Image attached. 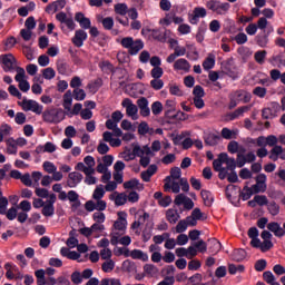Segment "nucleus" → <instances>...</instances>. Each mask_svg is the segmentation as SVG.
Returning a JSON list of instances; mask_svg holds the SVG:
<instances>
[{
	"instance_id": "nucleus-16",
	"label": "nucleus",
	"mask_w": 285,
	"mask_h": 285,
	"mask_svg": "<svg viewBox=\"0 0 285 285\" xmlns=\"http://www.w3.org/2000/svg\"><path fill=\"white\" fill-rule=\"evenodd\" d=\"M174 70L177 72H190V62L186 58H180L174 61Z\"/></svg>"
},
{
	"instance_id": "nucleus-38",
	"label": "nucleus",
	"mask_w": 285,
	"mask_h": 285,
	"mask_svg": "<svg viewBox=\"0 0 285 285\" xmlns=\"http://www.w3.org/2000/svg\"><path fill=\"white\" fill-rule=\"evenodd\" d=\"M116 14H120V17H126L128 14V4L127 3H117L115 4Z\"/></svg>"
},
{
	"instance_id": "nucleus-29",
	"label": "nucleus",
	"mask_w": 285,
	"mask_h": 285,
	"mask_svg": "<svg viewBox=\"0 0 285 285\" xmlns=\"http://www.w3.org/2000/svg\"><path fill=\"white\" fill-rule=\"evenodd\" d=\"M0 215H6L7 219H9V222H14V219H17V215H18V210L17 207H10L8 209V207H4V213H0Z\"/></svg>"
},
{
	"instance_id": "nucleus-50",
	"label": "nucleus",
	"mask_w": 285,
	"mask_h": 285,
	"mask_svg": "<svg viewBox=\"0 0 285 285\" xmlns=\"http://www.w3.org/2000/svg\"><path fill=\"white\" fill-rule=\"evenodd\" d=\"M169 94L174 97H184V91L177 85H169Z\"/></svg>"
},
{
	"instance_id": "nucleus-30",
	"label": "nucleus",
	"mask_w": 285,
	"mask_h": 285,
	"mask_svg": "<svg viewBox=\"0 0 285 285\" xmlns=\"http://www.w3.org/2000/svg\"><path fill=\"white\" fill-rule=\"evenodd\" d=\"M109 199H114L116 206H124L126 204V202H128V196L126 194L121 193L115 197V195L111 194L109 196Z\"/></svg>"
},
{
	"instance_id": "nucleus-20",
	"label": "nucleus",
	"mask_w": 285,
	"mask_h": 285,
	"mask_svg": "<svg viewBox=\"0 0 285 285\" xmlns=\"http://www.w3.org/2000/svg\"><path fill=\"white\" fill-rule=\"evenodd\" d=\"M124 188L126 190H132L134 188H136V190H144V184L139 183V179L132 178L124 183Z\"/></svg>"
},
{
	"instance_id": "nucleus-19",
	"label": "nucleus",
	"mask_w": 285,
	"mask_h": 285,
	"mask_svg": "<svg viewBox=\"0 0 285 285\" xmlns=\"http://www.w3.org/2000/svg\"><path fill=\"white\" fill-rule=\"evenodd\" d=\"M168 35H170V30L165 29V31L154 29L153 30V38L156 41H160V43H166V40L168 39Z\"/></svg>"
},
{
	"instance_id": "nucleus-6",
	"label": "nucleus",
	"mask_w": 285,
	"mask_h": 285,
	"mask_svg": "<svg viewBox=\"0 0 285 285\" xmlns=\"http://www.w3.org/2000/svg\"><path fill=\"white\" fill-rule=\"evenodd\" d=\"M279 110H282V106H279V102H271L267 108H263L262 117L263 119H275Z\"/></svg>"
},
{
	"instance_id": "nucleus-49",
	"label": "nucleus",
	"mask_w": 285,
	"mask_h": 285,
	"mask_svg": "<svg viewBox=\"0 0 285 285\" xmlns=\"http://www.w3.org/2000/svg\"><path fill=\"white\" fill-rule=\"evenodd\" d=\"M267 262L264 258H261L258 261H256L254 268L255 271H257V273H263V271H266V266H267Z\"/></svg>"
},
{
	"instance_id": "nucleus-23",
	"label": "nucleus",
	"mask_w": 285,
	"mask_h": 285,
	"mask_svg": "<svg viewBox=\"0 0 285 285\" xmlns=\"http://www.w3.org/2000/svg\"><path fill=\"white\" fill-rule=\"evenodd\" d=\"M101 86H104V80L101 78H97L92 82H89L87 85V88L89 92H92V95H96V92H99V88H101Z\"/></svg>"
},
{
	"instance_id": "nucleus-10",
	"label": "nucleus",
	"mask_w": 285,
	"mask_h": 285,
	"mask_svg": "<svg viewBox=\"0 0 285 285\" xmlns=\"http://www.w3.org/2000/svg\"><path fill=\"white\" fill-rule=\"evenodd\" d=\"M1 61L3 63L4 72H12V70H14V63H17V60L12 53L1 56Z\"/></svg>"
},
{
	"instance_id": "nucleus-36",
	"label": "nucleus",
	"mask_w": 285,
	"mask_h": 285,
	"mask_svg": "<svg viewBox=\"0 0 285 285\" xmlns=\"http://www.w3.org/2000/svg\"><path fill=\"white\" fill-rule=\"evenodd\" d=\"M55 77H57V71H55L52 67L42 69V79H47V81H50L51 79H55Z\"/></svg>"
},
{
	"instance_id": "nucleus-1",
	"label": "nucleus",
	"mask_w": 285,
	"mask_h": 285,
	"mask_svg": "<svg viewBox=\"0 0 285 285\" xmlns=\"http://www.w3.org/2000/svg\"><path fill=\"white\" fill-rule=\"evenodd\" d=\"M42 119L46 124H61L66 119V112L61 108H48L42 112Z\"/></svg>"
},
{
	"instance_id": "nucleus-45",
	"label": "nucleus",
	"mask_w": 285,
	"mask_h": 285,
	"mask_svg": "<svg viewBox=\"0 0 285 285\" xmlns=\"http://www.w3.org/2000/svg\"><path fill=\"white\" fill-rule=\"evenodd\" d=\"M105 195H106V190H104V185H100L96 187V189L94 190L92 198L100 200V199H104Z\"/></svg>"
},
{
	"instance_id": "nucleus-9",
	"label": "nucleus",
	"mask_w": 285,
	"mask_h": 285,
	"mask_svg": "<svg viewBox=\"0 0 285 285\" xmlns=\"http://www.w3.org/2000/svg\"><path fill=\"white\" fill-rule=\"evenodd\" d=\"M248 110H250V106L238 107L233 112H228L225 115V121H235V119H239V117H244V112H248Z\"/></svg>"
},
{
	"instance_id": "nucleus-42",
	"label": "nucleus",
	"mask_w": 285,
	"mask_h": 285,
	"mask_svg": "<svg viewBox=\"0 0 285 285\" xmlns=\"http://www.w3.org/2000/svg\"><path fill=\"white\" fill-rule=\"evenodd\" d=\"M151 112L156 117L159 116L160 112H164V105L161 104V101H154L151 104Z\"/></svg>"
},
{
	"instance_id": "nucleus-63",
	"label": "nucleus",
	"mask_w": 285,
	"mask_h": 285,
	"mask_svg": "<svg viewBox=\"0 0 285 285\" xmlns=\"http://www.w3.org/2000/svg\"><path fill=\"white\" fill-rule=\"evenodd\" d=\"M263 279L266 284H272L275 282V275L271 271H266L263 273Z\"/></svg>"
},
{
	"instance_id": "nucleus-34",
	"label": "nucleus",
	"mask_w": 285,
	"mask_h": 285,
	"mask_svg": "<svg viewBox=\"0 0 285 285\" xmlns=\"http://www.w3.org/2000/svg\"><path fill=\"white\" fill-rule=\"evenodd\" d=\"M99 68L105 72V75H110V72H115V67L108 60L99 62Z\"/></svg>"
},
{
	"instance_id": "nucleus-12",
	"label": "nucleus",
	"mask_w": 285,
	"mask_h": 285,
	"mask_svg": "<svg viewBox=\"0 0 285 285\" xmlns=\"http://www.w3.org/2000/svg\"><path fill=\"white\" fill-rule=\"evenodd\" d=\"M86 39H88V33L82 30V29H78L75 32L73 38L71 39L73 46H76V48H81V46H83V42L86 41Z\"/></svg>"
},
{
	"instance_id": "nucleus-35",
	"label": "nucleus",
	"mask_w": 285,
	"mask_h": 285,
	"mask_svg": "<svg viewBox=\"0 0 285 285\" xmlns=\"http://www.w3.org/2000/svg\"><path fill=\"white\" fill-rule=\"evenodd\" d=\"M170 179H181V168L174 167L170 169V176L165 178V181H170Z\"/></svg>"
},
{
	"instance_id": "nucleus-55",
	"label": "nucleus",
	"mask_w": 285,
	"mask_h": 285,
	"mask_svg": "<svg viewBox=\"0 0 285 285\" xmlns=\"http://www.w3.org/2000/svg\"><path fill=\"white\" fill-rule=\"evenodd\" d=\"M57 71L59 75H67L68 73V63L63 60L57 62Z\"/></svg>"
},
{
	"instance_id": "nucleus-25",
	"label": "nucleus",
	"mask_w": 285,
	"mask_h": 285,
	"mask_svg": "<svg viewBox=\"0 0 285 285\" xmlns=\"http://www.w3.org/2000/svg\"><path fill=\"white\" fill-rule=\"evenodd\" d=\"M253 195H255V190H253V187H248V185H245L239 194V197L243 199V202H248V199H250Z\"/></svg>"
},
{
	"instance_id": "nucleus-13",
	"label": "nucleus",
	"mask_w": 285,
	"mask_h": 285,
	"mask_svg": "<svg viewBox=\"0 0 285 285\" xmlns=\"http://www.w3.org/2000/svg\"><path fill=\"white\" fill-rule=\"evenodd\" d=\"M268 62L274 68H285V50L281 51L278 55H274L269 58Z\"/></svg>"
},
{
	"instance_id": "nucleus-44",
	"label": "nucleus",
	"mask_w": 285,
	"mask_h": 285,
	"mask_svg": "<svg viewBox=\"0 0 285 285\" xmlns=\"http://www.w3.org/2000/svg\"><path fill=\"white\" fill-rule=\"evenodd\" d=\"M72 95L76 101H83V99H86V91L83 89L76 88L73 89Z\"/></svg>"
},
{
	"instance_id": "nucleus-54",
	"label": "nucleus",
	"mask_w": 285,
	"mask_h": 285,
	"mask_svg": "<svg viewBox=\"0 0 285 285\" xmlns=\"http://www.w3.org/2000/svg\"><path fill=\"white\" fill-rule=\"evenodd\" d=\"M153 79H161L164 77V69L161 67H154L150 71Z\"/></svg>"
},
{
	"instance_id": "nucleus-8",
	"label": "nucleus",
	"mask_w": 285,
	"mask_h": 285,
	"mask_svg": "<svg viewBox=\"0 0 285 285\" xmlns=\"http://www.w3.org/2000/svg\"><path fill=\"white\" fill-rule=\"evenodd\" d=\"M56 19L57 21H59V23L66 26L68 30H71V31L75 30L77 26L72 17H68V14L63 11L57 13ZM63 26H61V30H63Z\"/></svg>"
},
{
	"instance_id": "nucleus-17",
	"label": "nucleus",
	"mask_w": 285,
	"mask_h": 285,
	"mask_svg": "<svg viewBox=\"0 0 285 285\" xmlns=\"http://www.w3.org/2000/svg\"><path fill=\"white\" fill-rule=\"evenodd\" d=\"M267 229L269 230V233H273L275 237H284L285 235L284 227H282V225H279V223L277 222L268 223Z\"/></svg>"
},
{
	"instance_id": "nucleus-41",
	"label": "nucleus",
	"mask_w": 285,
	"mask_h": 285,
	"mask_svg": "<svg viewBox=\"0 0 285 285\" xmlns=\"http://www.w3.org/2000/svg\"><path fill=\"white\" fill-rule=\"evenodd\" d=\"M266 50L256 51L254 55L256 63H259V66L264 65V61H266Z\"/></svg>"
},
{
	"instance_id": "nucleus-60",
	"label": "nucleus",
	"mask_w": 285,
	"mask_h": 285,
	"mask_svg": "<svg viewBox=\"0 0 285 285\" xmlns=\"http://www.w3.org/2000/svg\"><path fill=\"white\" fill-rule=\"evenodd\" d=\"M148 132H150V127L148 126V122L141 121L138 126V134L148 135Z\"/></svg>"
},
{
	"instance_id": "nucleus-7",
	"label": "nucleus",
	"mask_w": 285,
	"mask_h": 285,
	"mask_svg": "<svg viewBox=\"0 0 285 285\" xmlns=\"http://www.w3.org/2000/svg\"><path fill=\"white\" fill-rule=\"evenodd\" d=\"M266 174H258L255 178L256 184L252 186V189L254 190L255 195L259 193H266V188L268 186L266 185L267 181Z\"/></svg>"
},
{
	"instance_id": "nucleus-18",
	"label": "nucleus",
	"mask_w": 285,
	"mask_h": 285,
	"mask_svg": "<svg viewBox=\"0 0 285 285\" xmlns=\"http://www.w3.org/2000/svg\"><path fill=\"white\" fill-rule=\"evenodd\" d=\"M186 55V47H175L174 48V52L170 53L166 61L167 63H175V60L177 59V57H184Z\"/></svg>"
},
{
	"instance_id": "nucleus-61",
	"label": "nucleus",
	"mask_w": 285,
	"mask_h": 285,
	"mask_svg": "<svg viewBox=\"0 0 285 285\" xmlns=\"http://www.w3.org/2000/svg\"><path fill=\"white\" fill-rule=\"evenodd\" d=\"M193 95H194V98H203V97H205L206 92L204 91V87H202L199 85L194 87Z\"/></svg>"
},
{
	"instance_id": "nucleus-47",
	"label": "nucleus",
	"mask_w": 285,
	"mask_h": 285,
	"mask_svg": "<svg viewBox=\"0 0 285 285\" xmlns=\"http://www.w3.org/2000/svg\"><path fill=\"white\" fill-rule=\"evenodd\" d=\"M220 137H223V139H235V131L230 130L228 127H224L220 131Z\"/></svg>"
},
{
	"instance_id": "nucleus-37",
	"label": "nucleus",
	"mask_w": 285,
	"mask_h": 285,
	"mask_svg": "<svg viewBox=\"0 0 285 285\" xmlns=\"http://www.w3.org/2000/svg\"><path fill=\"white\" fill-rule=\"evenodd\" d=\"M177 106V102H175V100H167L165 108H167V110L165 111V117H173V112H175V107Z\"/></svg>"
},
{
	"instance_id": "nucleus-31",
	"label": "nucleus",
	"mask_w": 285,
	"mask_h": 285,
	"mask_svg": "<svg viewBox=\"0 0 285 285\" xmlns=\"http://www.w3.org/2000/svg\"><path fill=\"white\" fill-rule=\"evenodd\" d=\"M200 197L205 202L206 206H212L213 202H215V198L213 197V193L206 189H203L200 191Z\"/></svg>"
},
{
	"instance_id": "nucleus-26",
	"label": "nucleus",
	"mask_w": 285,
	"mask_h": 285,
	"mask_svg": "<svg viewBox=\"0 0 285 285\" xmlns=\"http://www.w3.org/2000/svg\"><path fill=\"white\" fill-rule=\"evenodd\" d=\"M131 259H140L141 262H148V254L141 249H132L130 252Z\"/></svg>"
},
{
	"instance_id": "nucleus-58",
	"label": "nucleus",
	"mask_w": 285,
	"mask_h": 285,
	"mask_svg": "<svg viewBox=\"0 0 285 285\" xmlns=\"http://www.w3.org/2000/svg\"><path fill=\"white\" fill-rule=\"evenodd\" d=\"M203 68L204 70H213V68H215V58H206L204 61H203Z\"/></svg>"
},
{
	"instance_id": "nucleus-5",
	"label": "nucleus",
	"mask_w": 285,
	"mask_h": 285,
	"mask_svg": "<svg viewBox=\"0 0 285 285\" xmlns=\"http://www.w3.org/2000/svg\"><path fill=\"white\" fill-rule=\"evenodd\" d=\"M208 11L204 7H195L193 13L188 16V21L191 26H197L199 23V19H205L207 17Z\"/></svg>"
},
{
	"instance_id": "nucleus-59",
	"label": "nucleus",
	"mask_w": 285,
	"mask_h": 285,
	"mask_svg": "<svg viewBox=\"0 0 285 285\" xmlns=\"http://www.w3.org/2000/svg\"><path fill=\"white\" fill-rule=\"evenodd\" d=\"M245 257H246V250H244V249H236L234 252V261L235 262H244Z\"/></svg>"
},
{
	"instance_id": "nucleus-33",
	"label": "nucleus",
	"mask_w": 285,
	"mask_h": 285,
	"mask_svg": "<svg viewBox=\"0 0 285 285\" xmlns=\"http://www.w3.org/2000/svg\"><path fill=\"white\" fill-rule=\"evenodd\" d=\"M209 246V250L210 253H214L215 255H217V253H219V250H222V243H219V240H217L216 238H212L208 240Z\"/></svg>"
},
{
	"instance_id": "nucleus-46",
	"label": "nucleus",
	"mask_w": 285,
	"mask_h": 285,
	"mask_svg": "<svg viewBox=\"0 0 285 285\" xmlns=\"http://www.w3.org/2000/svg\"><path fill=\"white\" fill-rule=\"evenodd\" d=\"M127 117H131L134 121L137 119V112H139V109L137 108V105H131L126 109Z\"/></svg>"
},
{
	"instance_id": "nucleus-48",
	"label": "nucleus",
	"mask_w": 285,
	"mask_h": 285,
	"mask_svg": "<svg viewBox=\"0 0 285 285\" xmlns=\"http://www.w3.org/2000/svg\"><path fill=\"white\" fill-rule=\"evenodd\" d=\"M122 268L124 271H126V273H132L134 271L137 269V266H135V262L127 259V261H124Z\"/></svg>"
},
{
	"instance_id": "nucleus-52",
	"label": "nucleus",
	"mask_w": 285,
	"mask_h": 285,
	"mask_svg": "<svg viewBox=\"0 0 285 285\" xmlns=\"http://www.w3.org/2000/svg\"><path fill=\"white\" fill-rule=\"evenodd\" d=\"M150 87L154 90H161V88H164V80H161V78H154L150 80Z\"/></svg>"
},
{
	"instance_id": "nucleus-57",
	"label": "nucleus",
	"mask_w": 285,
	"mask_h": 285,
	"mask_svg": "<svg viewBox=\"0 0 285 285\" xmlns=\"http://www.w3.org/2000/svg\"><path fill=\"white\" fill-rule=\"evenodd\" d=\"M227 150L228 153H230V155H235V153H239V142H237L236 140L229 141L227 146Z\"/></svg>"
},
{
	"instance_id": "nucleus-3",
	"label": "nucleus",
	"mask_w": 285,
	"mask_h": 285,
	"mask_svg": "<svg viewBox=\"0 0 285 285\" xmlns=\"http://www.w3.org/2000/svg\"><path fill=\"white\" fill-rule=\"evenodd\" d=\"M205 6L207 10H210V12H214V14H219L220 17L228 14V10H230V3L222 2L219 0H208Z\"/></svg>"
},
{
	"instance_id": "nucleus-27",
	"label": "nucleus",
	"mask_w": 285,
	"mask_h": 285,
	"mask_svg": "<svg viewBox=\"0 0 285 285\" xmlns=\"http://www.w3.org/2000/svg\"><path fill=\"white\" fill-rule=\"evenodd\" d=\"M223 70L225 75H227V77L235 79L236 73H235V69H233V59H229L225 62V65L223 66Z\"/></svg>"
},
{
	"instance_id": "nucleus-43",
	"label": "nucleus",
	"mask_w": 285,
	"mask_h": 285,
	"mask_svg": "<svg viewBox=\"0 0 285 285\" xmlns=\"http://www.w3.org/2000/svg\"><path fill=\"white\" fill-rule=\"evenodd\" d=\"M16 72L17 75L14 77V80L18 83H21V81H26V69H23L22 67H17Z\"/></svg>"
},
{
	"instance_id": "nucleus-4",
	"label": "nucleus",
	"mask_w": 285,
	"mask_h": 285,
	"mask_svg": "<svg viewBox=\"0 0 285 285\" xmlns=\"http://www.w3.org/2000/svg\"><path fill=\"white\" fill-rule=\"evenodd\" d=\"M19 106L22 107V110L24 112H35L36 115H42L43 114V105H39L37 100H28V98H23L22 102H18Z\"/></svg>"
},
{
	"instance_id": "nucleus-28",
	"label": "nucleus",
	"mask_w": 285,
	"mask_h": 285,
	"mask_svg": "<svg viewBox=\"0 0 285 285\" xmlns=\"http://www.w3.org/2000/svg\"><path fill=\"white\" fill-rule=\"evenodd\" d=\"M256 43L261 48H266L268 45V33H266V30L256 36Z\"/></svg>"
},
{
	"instance_id": "nucleus-14",
	"label": "nucleus",
	"mask_w": 285,
	"mask_h": 285,
	"mask_svg": "<svg viewBox=\"0 0 285 285\" xmlns=\"http://www.w3.org/2000/svg\"><path fill=\"white\" fill-rule=\"evenodd\" d=\"M75 21L79 23L80 28L82 30H90V27L92 26V22L90 21V18H87L83 12H77L75 14Z\"/></svg>"
},
{
	"instance_id": "nucleus-40",
	"label": "nucleus",
	"mask_w": 285,
	"mask_h": 285,
	"mask_svg": "<svg viewBox=\"0 0 285 285\" xmlns=\"http://www.w3.org/2000/svg\"><path fill=\"white\" fill-rule=\"evenodd\" d=\"M267 210L273 217H276V215H279V205L275 200L267 203Z\"/></svg>"
},
{
	"instance_id": "nucleus-2",
	"label": "nucleus",
	"mask_w": 285,
	"mask_h": 285,
	"mask_svg": "<svg viewBox=\"0 0 285 285\" xmlns=\"http://www.w3.org/2000/svg\"><path fill=\"white\" fill-rule=\"evenodd\" d=\"M120 46H122V48H126L131 57H135V55H139V51L144 50V41L141 39L135 40L132 37L122 38L120 41Z\"/></svg>"
},
{
	"instance_id": "nucleus-64",
	"label": "nucleus",
	"mask_w": 285,
	"mask_h": 285,
	"mask_svg": "<svg viewBox=\"0 0 285 285\" xmlns=\"http://www.w3.org/2000/svg\"><path fill=\"white\" fill-rule=\"evenodd\" d=\"M273 246V240H263V243H261L259 249L262 250V253H268V250H271Z\"/></svg>"
},
{
	"instance_id": "nucleus-24",
	"label": "nucleus",
	"mask_w": 285,
	"mask_h": 285,
	"mask_svg": "<svg viewBox=\"0 0 285 285\" xmlns=\"http://www.w3.org/2000/svg\"><path fill=\"white\" fill-rule=\"evenodd\" d=\"M222 139V136L217 134H207L205 136V144L207 146H217L219 144V140Z\"/></svg>"
},
{
	"instance_id": "nucleus-39",
	"label": "nucleus",
	"mask_w": 285,
	"mask_h": 285,
	"mask_svg": "<svg viewBox=\"0 0 285 285\" xmlns=\"http://www.w3.org/2000/svg\"><path fill=\"white\" fill-rule=\"evenodd\" d=\"M41 213L43 217H52L55 215V205H50L49 203H46L43 205Z\"/></svg>"
},
{
	"instance_id": "nucleus-15",
	"label": "nucleus",
	"mask_w": 285,
	"mask_h": 285,
	"mask_svg": "<svg viewBox=\"0 0 285 285\" xmlns=\"http://www.w3.org/2000/svg\"><path fill=\"white\" fill-rule=\"evenodd\" d=\"M128 214L126 212H118V219L114 223V228L116 230H125L128 226V220L126 219Z\"/></svg>"
},
{
	"instance_id": "nucleus-32",
	"label": "nucleus",
	"mask_w": 285,
	"mask_h": 285,
	"mask_svg": "<svg viewBox=\"0 0 285 285\" xmlns=\"http://www.w3.org/2000/svg\"><path fill=\"white\" fill-rule=\"evenodd\" d=\"M72 97L73 94L71 90H67L66 94L63 95V108L65 110H70L72 106Z\"/></svg>"
},
{
	"instance_id": "nucleus-62",
	"label": "nucleus",
	"mask_w": 285,
	"mask_h": 285,
	"mask_svg": "<svg viewBox=\"0 0 285 285\" xmlns=\"http://www.w3.org/2000/svg\"><path fill=\"white\" fill-rule=\"evenodd\" d=\"M266 88L265 87H256L253 90V95H255L256 97H259V99H264V97H266Z\"/></svg>"
},
{
	"instance_id": "nucleus-53",
	"label": "nucleus",
	"mask_w": 285,
	"mask_h": 285,
	"mask_svg": "<svg viewBox=\"0 0 285 285\" xmlns=\"http://www.w3.org/2000/svg\"><path fill=\"white\" fill-rule=\"evenodd\" d=\"M70 279H71L72 284H76V285L82 284V282H83V278H82L81 273L79 271H75L71 274Z\"/></svg>"
},
{
	"instance_id": "nucleus-51",
	"label": "nucleus",
	"mask_w": 285,
	"mask_h": 285,
	"mask_svg": "<svg viewBox=\"0 0 285 285\" xmlns=\"http://www.w3.org/2000/svg\"><path fill=\"white\" fill-rule=\"evenodd\" d=\"M101 23L106 30H112V28L115 27V20L112 19V17L104 18L101 20Z\"/></svg>"
},
{
	"instance_id": "nucleus-22",
	"label": "nucleus",
	"mask_w": 285,
	"mask_h": 285,
	"mask_svg": "<svg viewBox=\"0 0 285 285\" xmlns=\"http://www.w3.org/2000/svg\"><path fill=\"white\" fill-rule=\"evenodd\" d=\"M284 153V147L282 146H275L271 149L268 158L272 161H277L279 157H282V154Z\"/></svg>"
},
{
	"instance_id": "nucleus-11",
	"label": "nucleus",
	"mask_w": 285,
	"mask_h": 285,
	"mask_svg": "<svg viewBox=\"0 0 285 285\" xmlns=\"http://www.w3.org/2000/svg\"><path fill=\"white\" fill-rule=\"evenodd\" d=\"M69 179L67 180V186L69 188H77L79 184L83 180V175L79 171H72L68 175Z\"/></svg>"
},
{
	"instance_id": "nucleus-56",
	"label": "nucleus",
	"mask_w": 285,
	"mask_h": 285,
	"mask_svg": "<svg viewBox=\"0 0 285 285\" xmlns=\"http://www.w3.org/2000/svg\"><path fill=\"white\" fill-rule=\"evenodd\" d=\"M186 230H188V223L185 219L179 220L176 225V233L181 234L186 233Z\"/></svg>"
},
{
	"instance_id": "nucleus-21",
	"label": "nucleus",
	"mask_w": 285,
	"mask_h": 285,
	"mask_svg": "<svg viewBox=\"0 0 285 285\" xmlns=\"http://www.w3.org/2000/svg\"><path fill=\"white\" fill-rule=\"evenodd\" d=\"M179 212L177 209L170 208L166 212V219L169 222V224H177L180 219Z\"/></svg>"
}]
</instances>
